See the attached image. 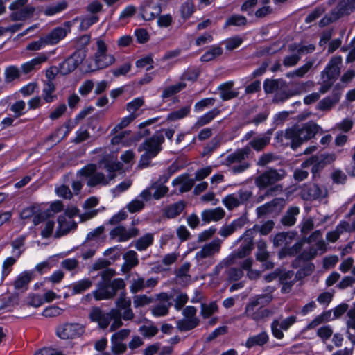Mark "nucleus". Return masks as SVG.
<instances>
[{
    "label": "nucleus",
    "mask_w": 355,
    "mask_h": 355,
    "mask_svg": "<svg viewBox=\"0 0 355 355\" xmlns=\"http://www.w3.org/2000/svg\"><path fill=\"white\" fill-rule=\"evenodd\" d=\"M115 304L116 307L112 308V309H119L120 312L123 311V313H121L123 320H131L133 319L134 313L130 307L131 300L126 296L125 293H121L119 298L116 300Z\"/></svg>",
    "instance_id": "obj_22"
},
{
    "label": "nucleus",
    "mask_w": 355,
    "mask_h": 355,
    "mask_svg": "<svg viewBox=\"0 0 355 355\" xmlns=\"http://www.w3.org/2000/svg\"><path fill=\"white\" fill-rule=\"evenodd\" d=\"M99 17L96 15L85 16L80 19V29L86 31L93 24L97 23Z\"/></svg>",
    "instance_id": "obj_54"
},
{
    "label": "nucleus",
    "mask_w": 355,
    "mask_h": 355,
    "mask_svg": "<svg viewBox=\"0 0 355 355\" xmlns=\"http://www.w3.org/2000/svg\"><path fill=\"white\" fill-rule=\"evenodd\" d=\"M86 57V50L79 49L60 64L59 71L62 75H67L74 71Z\"/></svg>",
    "instance_id": "obj_13"
},
{
    "label": "nucleus",
    "mask_w": 355,
    "mask_h": 355,
    "mask_svg": "<svg viewBox=\"0 0 355 355\" xmlns=\"http://www.w3.org/2000/svg\"><path fill=\"white\" fill-rule=\"evenodd\" d=\"M314 123H307L302 127L294 126L277 132L275 139L282 145L290 146L293 150L315 136L320 130Z\"/></svg>",
    "instance_id": "obj_3"
},
{
    "label": "nucleus",
    "mask_w": 355,
    "mask_h": 355,
    "mask_svg": "<svg viewBox=\"0 0 355 355\" xmlns=\"http://www.w3.org/2000/svg\"><path fill=\"white\" fill-rule=\"evenodd\" d=\"M337 15H347L355 8V0H341L338 5Z\"/></svg>",
    "instance_id": "obj_48"
},
{
    "label": "nucleus",
    "mask_w": 355,
    "mask_h": 355,
    "mask_svg": "<svg viewBox=\"0 0 355 355\" xmlns=\"http://www.w3.org/2000/svg\"><path fill=\"white\" fill-rule=\"evenodd\" d=\"M108 41L103 37L96 38L94 55L83 63L82 71L85 73H93L113 65L116 58L114 54L108 52Z\"/></svg>",
    "instance_id": "obj_2"
},
{
    "label": "nucleus",
    "mask_w": 355,
    "mask_h": 355,
    "mask_svg": "<svg viewBox=\"0 0 355 355\" xmlns=\"http://www.w3.org/2000/svg\"><path fill=\"white\" fill-rule=\"evenodd\" d=\"M348 305L346 304H341L333 309L329 311V319L335 320L342 315H343L345 312L348 311Z\"/></svg>",
    "instance_id": "obj_61"
},
{
    "label": "nucleus",
    "mask_w": 355,
    "mask_h": 355,
    "mask_svg": "<svg viewBox=\"0 0 355 355\" xmlns=\"http://www.w3.org/2000/svg\"><path fill=\"white\" fill-rule=\"evenodd\" d=\"M327 191L324 188H320L318 185L310 184L305 185L301 191L302 197L306 200L323 198L326 197Z\"/></svg>",
    "instance_id": "obj_23"
},
{
    "label": "nucleus",
    "mask_w": 355,
    "mask_h": 355,
    "mask_svg": "<svg viewBox=\"0 0 355 355\" xmlns=\"http://www.w3.org/2000/svg\"><path fill=\"white\" fill-rule=\"evenodd\" d=\"M247 23V19L241 15H233L230 17L225 23V26H245Z\"/></svg>",
    "instance_id": "obj_55"
},
{
    "label": "nucleus",
    "mask_w": 355,
    "mask_h": 355,
    "mask_svg": "<svg viewBox=\"0 0 355 355\" xmlns=\"http://www.w3.org/2000/svg\"><path fill=\"white\" fill-rule=\"evenodd\" d=\"M144 202L137 197L126 205V208L129 212L136 213L141 211L144 207Z\"/></svg>",
    "instance_id": "obj_59"
},
{
    "label": "nucleus",
    "mask_w": 355,
    "mask_h": 355,
    "mask_svg": "<svg viewBox=\"0 0 355 355\" xmlns=\"http://www.w3.org/2000/svg\"><path fill=\"white\" fill-rule=\"evenodd\" d=\"M251 196L252 193L249 190L240 189L236 193L227 195L222 200V202L227 209L232 210L247 202Z\"/></svg>",
    "instance_id": "obj_15"
},
{
    "label": "nucleus",
    "mask_w": 355,
    "mask_h": 355,
    "mask_svg": "<svg viewBox=\"0 0 355 355\" xmlns=\"http://www.w3.org/2000/svg\"><path fill=\"white\" fill-rule=\"evenodd\" d=\"M159 298L161 301L151 309L153 315L157 318L166 315L171 306L170 297L166 293H162Z\"/></svg>",
    "instance_id": "obj_27"
},
{
    "label": "nucleus",
    "mask_w": 355,
    "mask_h": 355,
    "mask_svg": "<svg viewBox=\"0 0 355 355\" xmlns=\"http://www.w3.org/2000/svg\"><path fill=\"white\" fill-rule=\"evenodd\" d=\"M314 60H309L304 64L296 69L295 70L288 72L286 74V76L288 78H294L295 77L302 78L311 69L314 64Z\"/></svg>",
    "instance_id": "obj_41"
},
{
    "label": "nucleus",
    "mask_w": 355,
    "mask_h": 355,
    "mask_svg": "<svg viewBox=\"0 0 355 355\" xmlns=\"http://www.w3.org/2000/svg\"><path fill=\"white\" fill-rule=\"evenodd\" d=\"M220 113V110L218 108L212 109L211 110L206 112L203 115L198 118L196 122L194 124L196 128H199L201 126L208 124L210 123L216 116Z\"/></svg>",
    "instance_id": "obj_39"
},
{
    "label": "nucleus",
    "mask_w": 355,
    "mask_h": 355,
    "mask_svg": "<svg viewBox=\"0 0 355 355\" xmlns=\"http://www.w3.org/2000/svg\"><path fill=\"white\" fill-rule=\"evenodd\" d=\"M138 234L139 230L135 227L127 229L123 226L119 225L110 230V239L117 242H124L136 236Z\"/></svg>",
    "instance_id": "obj_21"
},
{
    "label": "nucleus",
    "mask_w": 355,
    "mask_h": 355,
    "mask_svg": "<svg viewBox=\"0 0 355 355\" xmlns=\"http://www.w3.org/2000/svg\"><path fill=\"white\" fill-rule=\"evenodd\" d=\"M153 234L147 233L135 241V247L139 251H144L153 244Z\"/></svg>",
    "instance_id": "obj_44"
},
{
    "label": "nucleus",
    "mask_w": 355,
    "mask_h": 355,
    "mask_svg": "<svg viewBox=\"0 0 355 355\" xmlns=\"http://www.w3.org/2000/svg\"><path fill=\"white\" fill-rule=\"evenodd\" d=\"M255 227L256 226H254V228L247 230L243 234L235 241V243H237L239 241H243V243L237 251L234 252L229 255L234 257V263L235 262L234 260L236 258L241 259L245 257L250 253L252 249Z\"/></svg>",
    "instance_id": "obj_12"
},
{
    "label": "nucleus",
    "mask_w": 355,
    "mask_h": 355,
    "mask_svg": "<svg viewBox=\"0 0 355 355\" xmlns=\"http://www.w3.org/2000/svg\"><path fill=\"white\" fill-rule=\"evenodd\" d=\"M92 286V281L89 278H85L73 283L69 288H71L72 295H76L88 290Z\"/></svg>",
    "instance_id": "obj_37"
},
{
    "label": "nucleus",
    "mask_w": 355,
    "mask_h": 355,
    "mask_svg": "<svg viewBox=\"0 0 355 355\" xmlns=\"http://www.w3.org/2000/svg\"><path fill=\"white\" fill-rule=\"evenodd\" d=\"M107 272L102 274V280L97 284L96 288L92 291L96 300H110L115 297L118 291L124 289L125 284L122 278L110 280L106 278Z\"/></svg>",
    "instance_id": "obj_5"
},
{
    "label": "nucleus",
    "mask_w": 355,
    "mask_h": 355,
    "mask_svg": "<svg viewBox=\"0 0 355 355\" xmlns=\"http://www.w3.org/2000/svg\"><path fill=\"white\" fill-rule=\"evenodd\" d=\"M288 50L291 55L284 58L283 64L286 67H291L298 63L302 55L313 52L315 50V46L313 44H293L288 46Z\"/></svg>",
    "instance_id": "obj_11"
},
{
    "label": "nucleus",
    "mask_w": 355,
    "mask_h": 355,
    "mask_svg": "<svg viewBox=\"0 0 355 355\" xmlns=\"http://www.w3.org/2000/svg\"><path fill=\"white\" fill-rule=\"evenodd\" d=\"M33 272L25 270L19 273L14 282L16 290H26L33 277Z\"/></svg>",
    "instance_id": "obj_32"
},
{
    "label": "nucleus",
    "mask_w": 355,
    "mask_h": 355,
    "mask_svg": "<svg viewBox=\"0 0 355 355\" xmlns=\"http://www.w3.org/2000/svg\"><path fill=\"white\" fill-rule=\"evenodd\" d=\"M172 184L174 187L178 186L179 191L183 193L187 192L191 189L193 182L188 179L187 175H180L172 181Z\"/></svg>",
    "instance_id": "obj_42"
},
{
    "label": "nucleus",
    "mask_w": 355,
    "mask_h": 355,
    "mask_svg": "<svg viewBox=\"0 0 355 355\" xmlns=\"http://www.w3.org/2000/svg\"><path fill=\"white\" fill-rule=\"evenodd\" d=\"M269 339V336L266 331L261 332L260 334L248 338L245 343V347L251 348L254 346H261L266 344Z\"/></svg>",
    "instance_id": "obj_38"
},
{
    "label": "nucleus",
    "mask_w": 355,
    "mask_h": 355,
    "mask_svg": "<svg viewBox=\"0 0 355 355\" xmlns=\"http://www.w3.org/2000/svg\"><path fill=\"white\" fill-rule=\"evenodd\" d=\"M135 65L137 68L150 70L153 68V60L151 56L143 57L136 61Z\"/></svg>",
    "instance_id": "obj_62"
},
{
    "label": "nucleus",
    "mask_w": 355,
    "mask_h": 355,
    "mask_svg": "<svg viewBox=\"0 0 355 355\" xmlns=\"http://www.w3.org/2000/svg\"><path fill=\"white\" fill-rule=\"evenodd\" d=\"M85 332V326L79 323H66L58 327L57 336L62 339H72Z\"/></svg>",
    "instance_id": "obj_17"
},
{
    "label": "nucleus",
    "mask_w": 355,
    "mask_h": 355,
    "mask_svg": "<svg viewBox=\"0 0 355 355\" xmlns=\"http://www.w3.org/2000/svg\"><path fill=\"white\" fill-rule=\"evenodd\" d=\"M110 320H113V322L112 323L110 330V331H113L115 329L119 328L123 325L122 322V315L121 312L119 311V309H110Z\"/></svg>",
    "instance_id": "obj_49"
},
{
    "label": "nucleus",
    "mask_w": 355,
    "mask_h": 355,
    "mask_svg": "<svg viewBox=\"0 0 355 355\" xmlns=\"http://www.w3.org/2000/svg\"><path fill=\"white\" fill-rule=\"evenodd\" d=\"M245 223L246 218L244 217H241L238 219L234 220L230 225L223 226L219 231V234L223 237H227L235 231L242 228L245 225Z\"/></svg>",
    "instance_id": "obj_29"
},
{
    "label": "nucleus",
    "mask_w": 355,
    "mask_h": 355,
    "mask_svg": "<svg viewBox=\"0 0 355 355\" xmlns=\"http://www.w3.org/2000/svg\"><path fill=\"white\" fill-rule=\"evenodd\" d=\"M61 266L64 269L75 273L78 272L79 270V262L74 258H69L63 260L61 262Z\"/></svg>",
    "instance_id": "obj_56"
},
{
    "label": "nucleus",
    "mask_w": 355,
    "mask_h": 355,
    "mask_svg": "<svg viewBox=\"0 0 355 355\" xmlns=\"http://www.w3.org/2000/svg\"><path fill=\"white\" fill-rule=\"evenodd\" d=\"M34 11L35 8L32 6L21 7L18 10H12L10 17L12 19L15 21L25 20L31 17Z\"/></svg>",
    "instance_id": "obj_35"
},
{
    "label": "nucleus",
    "mask_w": 355,
    "mask_h": 355,
    "mask_svg": "<svg viewBox=\"0 0 355 355\" xmlns=\"http://www.w3.org/2000/svg\"><path fill=\"white\" fill-rule=\"evenodd\" d=\"M184 207V202L183 201H178L166 207L164 214L168 218H174L183 211Z\"/></svg>",
    "instance_id": "obj_36"
},
{
    "label": "nucleus",
    "mask_w": 355,
    "mask_h": 355,
    "mask_svg": "<svg viewBox=\"0 0 355 355\" xmlns=\"http://www.w3.org/2000/svg\"><path fill=\"white\" fill-rule=\"evenodd\" d=\"M111 340V353L113 355H121L125 352L127 345L124 343Z\"/></svg>",
    "instance_id": "obj_63"
},
{
    "label": "nucleus",
    "mask_w": 355,
    "mask_h": 355,
    "mask_svg": "<svg viewBox=\"0 0 355 355\" xmlns=\"http://www.w3.org/2000/svg\"><path fill=\"white\" fill-rule=\"evenodd\" d=\"M284 176L283 170L269 169L256 178L255 184L259 188H266L281 180Z\"/></svg>",
    "instance_id": "obj_18"
},
{
    "label": "nucleus",
    "mask_w": 355,
    "mask_h": 355,
    "mask_svg": "<svg viewBox=\"0 0 355 355\" xmlns=\"http://www.w3.org/2000/svg\"><path fill=\"white\" fill-rule=\"evenodd\" d=\"M141 15L145 20H152L162 12L160 6L155 1H148L141 6Z\"/></svg>",
    "instance_id": "obj_25"
},
{
    "label": "nucleus",
    "mask_w": 355,
    "mask_h": 355,
    "mask_svg": "<svg viewBox=\"0 0 355 355\" xmlns=\"http://www.w3.org/2000/svg\"><path fill=\"white\" fill-rule=\"evenodd\" d=\"M272 311L268 309H259L256 311H252L251 313L247 315L254 320L259 321L265 318H268L272 315Z\"/></svg>",
    "instance_id": "obj_58"
},
{
    "label": "nucleus",
    "mask_w": 355,
    "mask_h": 355,
    "mask_svg": "<svg viewBox=\"0 0 355 355\" xmlns=\"http://www.w3.org/2000/svg\"><path fill=\"white\" fill-rule=\"evenodd\" d=\"M221 240L216 239L211 242L205 245L196 254V258L198 261L200 259L211 257L216 253H218L221 247Z\"/></svg>",
    "instance_id": "obj_24"
},
{
    "label": "nucleus",
    "mask_w": 355,
    "mask_h": 355,
    "mask_svg": "<svg viewBox=\"0 0 355 355\" xmlns=\"http://www.w3.org/2000/svg\"><path fill=\"white\" fill-rule=\"evenodd\" d=\"M300 209L297 207L289 208L282 219V222L284 225L291 226L296 221V216L299 214Z\"/></svg>",
    "instance_id": "obj_45"
},
{
    "label": "nucleus",
    "mask_w": 355,
    "mask_h": 355,
    "mask_svg": "<svg viewBox=\"0 0 355 355\" xmlns=\"http://www.w3.org/2000/svg\"><path fill=\"white\" fill-rule=\"evenodd\" d=\"M67 8V3L65 1H61L54 4L47 6L44 12L46 16H53L58 14Z\"/></svg>",
    "instance_id": "obj_47"
},
{
    "label": "nucleus",
    "mask_w": 355,
    "mask_h": 355,
    "mask_svg": "<svg viewBox=\"0 0 355 355\" xmlns=\"http://www.w3.org/2000/svg\"><path fill=\"white\" fill-rule=\"evenodd\" d=\"M270 141V137L263 136L252 139L250 143V148L252 147L254 150L259 151L261 150Z\"/></svg>",
    "instance_id": "obj_52"
},
{
    "label": "nucleus",
    "mask_w": 355,
    "mask_h": 355,
    "mask_svg": "<svg viewBox=\"0 0 355 355\" xmlns=\"http://www.w3.org/2000/svg\"><path fill=\"white\" fill-rule=\"evenodd\" d=\"M191 107L187 105L181 107L180 109L169 113L167 116V119L170 121H176L184 119L190 112Z\"/></svg>",
    "instance_id": "obj_50"
},
{
    "label": "nucleus",
    "mask_w": 355,
    "mask_h": 355,
    "mask_svg": "<svg viewBox=\"0 0 355 355\" xmlns=\"http://www.w3.org/2000/svg\"><path fill=\"white\" fill-rule=\"evenodd\" d=\"M284 200L283 198H275L270 202L266 203L257 208V213L259 216L265 215L269 212L277 210L282 207Z\"/></svg>",
    "instance_id": "obj_31"
},
{
    "label": "nucleus",
    "mask_w": 355,
    "mask_h": 355,
    "mask_svg": "<svg viewBox=\"0 0 355 355\" xmlns=\"http://www.w3.org/2000/svg\"><path fill=\"white\" fill-rule=\"evenodd\" d=\"M55 51L51 53H42L31 60L24 63L21 65V69L24 73H28L32 70L38 67L41 64L45 62L51 55L54 54Z\"/></svg>",
    "instance_id": "obj_28"
},
{
    "label": "nucleus",
    "mask_w": 355,
    "mask_h": 355,
    "mask_svg": "<svg viewBox=\"0 0 355 355\" xmlns=\"http://www.w3.org/2000/svg\"><path fill=\"white\" fill-rule=\"evenodd\" d=\"M293 234L291 233H279L275 235L273 239V243L275 246L286 245L289 241L292 239Z\"/></svg>",
    "instance_id": "obj_57"
},
{
    "label": "nucleus",
    "mask_w": 355,
    "mask_h": 355,
    "mask_svg": "<svg viewBox=\"0 0 355 355\" xmlns=\"http://www.w3.org/2000/svg\"><path fill=\"white\" fill-rule=\"evenodd\" d=\"M164 137L162 132H156L151 137L145 141L139 146V151H144L140 157L139 167L146 168L149 166L151 159L156 157L162 150V144Z\"/></svg>",
    "instance_id": "obj_4"
},
{
    "label": "nucleus",
    "mask_w": 355,
    "mask_h": 355,
    "mask_svg": "<svg viewBox=\"0 0 355 355\" xmlns=\"http://www.w3.org/2000/svg\"><path fill=\"white\" fill-rule=\"evenodd\" d=\"M251 150L249 146L238 149L227 155H222L221 164L227 166L234 164L232 171L234 173H241L249 168V164L244 160L249 157Z\"/></svg>",
    "instance_id": "obj_6"
},
{
    "label": "nucleus",
    "mask_w": 355,
    "mask_h": 355,
    "mask_svg": "<svg viewBox=\"0 0 355 355\" xmlns=\"http://www.w3.org/2000/svg\"><path fill=\"white\" fill-rule=\"evenodd\" d=\"M186 87L184 83H178L173 85L166 87L162 92L163 98H168L178 93Z\"/></svg>",
    "instance_id": "obj_53"
},
{
    "label": "nucleus",
    "mask_w": 355,
    "mask_h": 355,
    "mask_svg": "<svg viewBox=\"0 0 355 355\" xmlns=\"http://www.w3.org/2000/svg\"><path fill=\"white\" fill-rule=\"evenodd\" d=\"M92 153L95 155L94 159L98 161V166L94 164H89L77 172V175L81 180L73 181L72 183V189L76 195L83 187L84 178H88L87 181L88 187L107 186L116 178V172L121 169V163L114 160L108 155L105 148H96Z\"/></svg>",
    "instance_id": "obj_1"
},
{
    "label": "nucleus",
    "mask_w": 355,
    "mask_h": 355,
    "mask_svg": "<svg viewBox=\"0 0 355 355\" xmlns=\"http://www.w3.org/2000/svg\"><path fill=\"white\" fill-rule=\"evenodd\" d=\"M304 241L309 245L300 255L304 260L313 259L318 254H323L327 250V245L322 239V232L320 230L313 232Z\"/></svg>",
    "instance_id": "obj_7"
},
{
    "label": "nucleus",
    "mask_w": 355,
    "mask_h": 355,
    "mask_svg": "<svg viewBox=\"0 0 355 355\" xmlns=\"http://www.w3.org/2000/svg\"><path fill=\"white\" fill-rule=\"evenodd\" d=\"M340 101V94L335 93L319 101L316 109L321 111H329Z\"/></svg>",
    "instance_id": "obj_33"
},
{
    "label": "nucleus",
    "mask_w": 355,
    "mask_h": 355,
    "mask_svg": "<svg viewBox=\"0 0 355 355\" xmlns=\"http://www.w3.org/2000/svg\"><path fill=\"white\" fill-rule=\"evenodd\" d=\"M76 214L77 209L72 208L59 216L58 218V225L55 234V237H60L66 234L73 228L74 223L72 218Z\"/></svg>",
    "instance_id": "obj_16"
},
{
    "label": "nucleus",
    "mask_w": 355,
    "mask_h": 355,
    "mask_svg": "<svg viewBox=\"0 0 355 355\" xmlns=\"http://www.w3.org/2000/svg\"><path fill=\"white\" fill-rule=\"evenodd\" d=\"M296 317L291 315L282 321L274 320L271 323V331L272 336L279 340L284 338L283 331H287L296 322Z\"/></svg>",
    "instance_id": "obj_20"
},
{
    "label": "nucleus",
    "mask_w": 355,
    "mask_h": 355,
    "mask_svg": "<svg viewBox=\"0 0 355 355\" xmlns=\"http://www.w3.org/2000/svg\"><path fill=\"white\" fill-rule=\"evenodd\" d=\"M223 53V49L220 46H211L200 58L202 62H209Z\"/></svg>",
    "instance_id": "obj_46"
},
{
    "label": "nucleus",
    "mask_w": 355,
    "mask_h": 355,
    "mask_svg": "<svg viewBox=\"0 0 355 355\" xmlns=\"http://www.w3.org/2000/svg\"><path fill=\"white\" fill-rule=\"evenodd\" d=\"M325 165L324 158L322 155H315L309 157L302 163V168L297 169L294 172V178L298 181H302L308 176L309 172L305 168L311 167V171L313 174L318 173Z\"/></svg>",
    "instance_id": "obj_9"
},
{
    "label": "nucleus",
    "mask_w": 355,
    "mask_h": 355,
    "mask_svg": "<svg viewBox=\"0 0 355 355\" xmlns=\"http://www.w3.org/2000/svg\"><path fill=\"white\" fill-rule=\"evenodd\" d=\"M55 225L54 218L50 216L47 211H44L40 217L35 218L33 223L34 231L42 239H49L53 232Z\"/></svg>",
    "instance_id": "obj_10"
},
{
    "label": "nucleus",
    "mask_w": 355,
    "mask_h": 355,
    "mask_svg": "<svg viewBox=\"0 0 355 355\" xmlns=\"http://www.w3.org/2000/svg\"><path fill=\"white\" fill-rule=\"evenodd\" d=\"M182 315L184 318L177 322V328L180 331H189L198 326L199 320L196 316V309L194 306H186L182 311Z\"/></svg>",
    "instance_id": "obj_14"
},
{
    "label": "nucleus",
    "mask_w": 355,
    "mask_h": 355,
    "mask_svg": "<svg viewBox=\"0 0 355 355\" xmlns=\"http://www.w3.org/2000/svg\"><path fill=\"white\" fill-rule=\"evenodd\" d=\"M341 63V57H334L329 61L325 69L322 72V85L320 87V92L322 94H324L329 90L334 80L339 76Z\"/></svg>",
    "instance_id": "obj_8"
},
{
    "label": "nucleus",
    "mask_w": 355,
    "mask_h": 355,
    "mask_svg": "<svg viewBox=\"0 0 355 355\" xmlns=\"http://www.w3.org/2000/svg\"><path fill=\"white\" fill-rule=\"evenodd\" d=\"M225 211L221 207H216L204 210L201 214L202 220L205 223H210L211 221H218L222 219L225 216Z\"/></svg>",
    "instance_id": "obj_30"
},
{
    "label": "nucleus",
    "mask_w": 355,
    "mask_h": 355,
    "mask_svg": "<svg viewBox=\"0 0 355 355\" xmlns=\"http://www.w3.org/2000/svg\"><path fill=\"white\" fill-rule=\"evenodd\" d=\"M89 318L91 321L96 322L101 329H105L110 322V311L105 313L98 307H94L90 311Z\"/></svg>",
    "instance_id": "obj_26"
},
{
    "label": "nucleus",
    "mask_w": 355,
    "mask_h": 355,
    "mask_svg": "<svg viewBox=\"0 0 355 355\" xmlns=\"http://www.w3.org/2000/svg\"><path fill=\"white\" fill-rule=\"evenodd\" d=\"M44 211L40 205H33L24 208L20 213V216L22 219L33 218V223H35V219L37 216L40 217Z\"/></svg>",
    "instance_id": "obj_34"
},
{
    "label": "nucleus",
    "mask_w": 355,
    "mask_h": 355,
    "mask_svg": "<svg viewBox=\"0 0 355 355\" xmlns=\"http://www.w3.org/2000/svg\"><path fill=\"white\" fill-rule=\"evenodd\" d=\"M223 42L227 51H232L238 48L243 43V39L239 36H234L225 40Z\"/></svg>",
    "instance_id": "obj_60"
},
{
    "label": "nucleus",
    "mask_w": 355,
    "mask_h": 355,
    "mask_svg": "<svg viewBox=\"0 0 355 355\" xmlns=\"http://www.w3.org/2000/svg\"><path fill=\"white\" fill-rule=\"evenodd\" d=\"M232 83H226L220 86V97L223 100L227 101L236 96L237 92L231 89Z\"/></svg>",
    "instance_id": "obj_51"
},
{
    "label": "nucleus",
    "mask_w": 355,
    "mask_h": 355,
    "mask_svg": "<svg viewBox=\"0 0 355 355\" xmlns=\"http://www.w3.org/2000/svg\"><path fill=\"white\" fill-rule=\"evenodd\" d=\"M123 259L125 262L122 267L125 271H129L139 263L137 254L134 250H129L125 253L123 254Z\"/></svg>",
    "instance_id": "obj_40"
},
{
    "label": "nucleus",
    "mask_w": 355,
    "mask_h": 355,
    "mask_svg": "<svg viewBox=\"0 0 355 355\" xmlns=\"http://www.w3.org/2000/svg\"><path fill=\"white\" fill-rule=\"evenodd\" d=\"M72 21H65L61 26L54 28L44 36L49 46L55 45L71 33Z\"/></svg>",
    "instance_id": "obj_19"
},
{
    "label": "nucleus",
    "mask_w": 355,
    "mask_h": 355,
    "mask_svg": "<svg viewBox=\"0 0 355 355\" xmlns=\"http://www.w3.org/2000/svg\"><path fill=\"white\" fill-rule=\"evenodd\" d=\"M55 87L53 82L46 81L42 88V97L45 102L51 103L54 101L57 96L53 94Z\"/></svg>",
    "instance_id": "obj_43"
},
{
    "label": "nucleus",
    "mask_w": 355,
    "mask_h": 355,
    "mask_svg": "<svg viewBox=\"0 0 355 355\" xmlns=\"http://www.w3.org/2000/svg\"><path fill=\"white\" fill-rule=\"evenodd\" d=\"M346 318L347 329H355V303L349 308Z\"/></svg>",
    "instance_id": "obj_64"
}]
</instances>
